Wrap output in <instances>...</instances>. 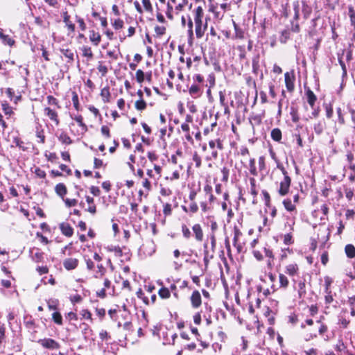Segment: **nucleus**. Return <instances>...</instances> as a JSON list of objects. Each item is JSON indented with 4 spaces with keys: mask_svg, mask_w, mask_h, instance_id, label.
<instances>
[{
    "mask_svg": "<svg viewBox=\"0 0 355 355\" xmlns=\"http://www.w3.org/2000/svg\"><path fill=\"white\" fill-rule=\"evenodd\" d=\"M291 184V178H284L279 183V188L278 189V193L281 196L287 195L289 192L290 187Z\"/></svg>",
    "mask_w": 355,
    "mask_h": 355,
    "instance_id": "f257e3e1",
    "label": "nucleus"
},
{
    "mask_svg": "<svg viewBox=\"0 0 355 355\" xmlns=\"http://www.w3.org/2000/svg\"><path fill=\"white\" fill-rule=\"evenodd\" d=\"M38 343L44 348L55 349L60 348V344L52 338H44L38 340Z\"/></svg>",
    "mask_w": 355,
    "mask_h": 355,
    "instance_id": "f03ea898",
    "label": "nucleus"
},
{
    "mask_svg": "<svg viewBox=\"0 0 355 355\" xmlns=\"http://www.w3.org/2000/svg\"><path fill=\"white\" fill-rule=\"evenodd\" d=\"M78 260L76 258H67L63 261V266L67 270H71L78 265Z\"/></svg>",
    "mask_w": 355,
    "mask_h": 355,
    "instance_id": "7ed1b4c3",
    "label": "nucleus"
},
{
    "mask_svg": "<svg viewBox=\"0 0 355 355\" xmlns=\"http://www.w3.org/2000/svg\"><path fill=\"white\" fill-rule=\"evenodd\" d=\"M192 230L195 236V239L198 242H201L203 240V231L200 224L196 223L193 225Z\"/></svg>",
    "mask_w": 355,
    "mask_h": 355,
    "instance_id": "20e7f679",
    "label": "nucleus"
},
{
    "mask_svg": "<svg viewBox=\"0 0 355 355\" xmlns=\"http://www.w3.org/2000/svg\"><path fill=\"white\" fill-rule=\"evenodd\" d=\"M203 250H204L203 261H204V263H205V268L206 270L208 268L210 260L214 258V252H212L211 254L209 253V251L208 250V244L207 242H205L203 244Z\"/></svg>",
    "mask_w": 355,
    "mask_h": 355,
    "instance_id": "39448f33",
    "label": "nucleus"
},
{
    "mask_svg": "<svg viewBox=\"0 0 355 355\" xmlns=\"http://www.w3.org/2000/svg\"><path fill=\"white\" fill-rule=\"evenodd\" d=\"M284 78H285V84L286 89L288 92H292L294 89L295 85H294V81H295V76L294 75H291L288 72H286L284 74Z\"/></svg>",
    "mask_w": 355,
    "mask_h": 355,
    "instance_id": "423d86ee",
    "label": "nucleus"
},
{
    "mask_svg": "<svg viewBox=\"0 0 355 355\" xmlns=\"http://www.w3.org/2000/svg\"><path fill=\"white\" fill-rule=\"evenodd\" d=\"M44 114L47 116L51 121L55 122V125H59L60 121L58 119V113L50 107L44 108Z\"/></svg>",
    "mask_w": 355,
    "mask_h": 355,
    "instance_id": "0eeeda50",
    "label": "nucleus"
},
{
    "mask_svg": "<svg viewBox=\"0 0 355 355\" xmlns=\"http://www.w3.org/2000/svg\"><path fill=\"white\" fill-rule=\"evenodd\" d=\"M60 229L62 234L67 237H71L73 234V229L68 223H61L60 225Z\"/></svg>",
    "mask_w": 355,
    "mask_h": 355,
    "instance_id": "6e6552de",
    "label": "nucleus"
},
{
    "mask_svg": "<svg viewBox=\"0 0 355 355\" xmlns=\"http://www.w3.org/2000/svg\"><path fill=\"white\" fill-rule=\"evenodd\" d=\"M191 302L193 308H198L201 304V295L198 291H195L192 293L191 296Z\"/></svg>",
    "mask_w": 355,
    "mask_h": 355,
    "instance_id": "1a4fd4ad",
    "label": "nucleus"
},
{
    "mask_svg": "<svg viewBox=\"0 0 355 355\" xmlns=\"http://www.w3.org/2000/svg\"><path fill=\"white\" fill-rule=\"evenodd\" d=\"M3 30L0 28V40L4 45L12 46L15 44V41L8 35L3 33Z\"/></svg>",
    "mask_w": 355,
    "mask_h": 355,
    "instance_id": "9d476101",
    "label": "nucleus"
},
{
    "mask_svg": "<svg viewBox=\"0 0 355 355\" xmlns=\"http://www.w3.org/2000/svg\"><path fill=\"white\" fill-rule=\"evenodd\" d=\"M2 110L6 116V119L11 121L12 116L14 114L12 107L9 105L7 102H3L1 103Z\"/></svg>",
    "mask_w": 355,
    "mask_h": 355,
    "instance_id": "9b49d317",
    "label": "nucleus"
},
{
    "mask_svg": "<svg viewBox=\"0 0 355 355\" xmlns=\"http://www.w3.org/2000/svg\"><path fill=\"white\" fill-rule=\"evenodd\" d=\"M195 32L197 38H201L204 35L205 31L207 28V24H202V21L195 23Z\"/></svg>",
    "mask_w": 355,
    "mask_h": 355,
    "instance_id": "f8f14e48",
    "label": "nucleus"
},
{
    "mask_svg": "<svg viewBox=\"0 0 355 355\" xmlns=\"http://www.w3.org/2000/svg\"><path fill=\"white\" fill-rule=\"evenodd\" d=\"M302 12L303 15V17L305 19H307L310 17L311 14L312 12V8L311 6L308 5L305 1H302Z\"/></svg>",
    "mask_w": 355,
    "mask_h": 355,
    "instance_id": "ddd939ff",
    "label": "nucleus"
},
{
    "mask_svg": "<svg viewBox=\"0 0 355 355\" xmlns=\"http://www.w3.org/2000/svg\"><path fill=\"white\" fill-rule=\"evenodd\" d=\"M62 17H63V21L64 22L68 30L71 32H74L75 25L70 21V16L69 15V14L67 11L63 12Z\"/></svg>",
    "mask_w": 355,
    "mask_h": 355,
    "instance_id": "4468645a",
    "label": "nucleus"
},
{
    "mask_svg": "<svg viewBox=\"0 0 355 355\" xmlns=\"http://www.w3.org/2000/svg\"><path fill=\"white\" fill-rule=\"evenodd\" d=\"M306 96L308 103L313 108L317 100L316 96L309 88H308L306 91Z\"/></svg>",
    "mask_w": 355,
    "mask_h": 355,
    "instance_id": "2eb2a0df",
    "label": "nucleus"
},
{
    "mask_svg": "<svg viewBox=\"0 0 355 355\" xmlns=\"http://www.w3.org/2000/svg\"><path fill=\"white\" fill-rule=\"evenodd\" d=\"M189 93L191 97L196 98L201 96L202 92L198 85H192L189 89Z\"/></svg>",
    "mask_w": 355,
    "mask_h": 355,
    "instance_id": "dca6fc26",
    "label": "nucleus"
},
{
    "mask_svg": "<svg viewBox=\"0 0 355 355\" xmlns=\"http://www.w3.org/2000/svg\"><path fill=\"white\" fill-rule=\"evenodd\" d=\"M61 53L68 59V63H72L74 60V53L72 50L69 49H61Z\"/></svg>",
    "mask_w": 355,
    "mask_h": 355,
    "instance_id": "f3484780",
    "label": "nucleus"
},
{
    "mask_svg": "<svg viewBox=\"0 0 355 355\" xmlns=\"http://www.w3.org/2000/svg\"><path fill=\"white\" fill-rule=\"evenodd\" d=\"M101 35L95 31L92 30L89 31V40L95 45L98 46L101 42Z\"/></svg>",
    "mask_w": 355,
    "mask_h": 355,
    "instance_id": "a211bd4d",
    "label": "nucleus"
},
{
    "mask_svg": "<svg viewBox=\"0 0 355 355\" xmlns=\"http://www.w3.org/2000/svg\"><path fill=\"white\" fill-rule=\"evenodd\" d=\"M55 191L63 199L64 196L67 194V187L63 183H59L56 184Z\"/></svg>",
    "mask_w": 355,
    "mask_h": 355,
    "instance_id": "6ab92c4d",
    "label": "nucleus"
},
{
    "mask_svg": "<svg viewBox=\"0 0 355 355\" xmlns=\"http://www.w3.org/2000/svg\"><path fill=\"white\" fill-rule=\"evenodd\" d=\"M260 55L257 54L254 56L252 58V71L253 73L257 74L260 71Z\"/></svg>",
    "mask_w": 355,
    "mask_h": 355,
    "instance_id": "aec40b11",
    "label": "nucleus"
},
{
    "mask_svg": "<svg viewBox=\"0 0 355 355\" xmlns=\"http://www.w3.org/2000/svg\"><path fill=\"white\" fill-rule=\"evenodd\" d=\"M298 266L296 263H291L286 266L285 272L290 276H294L297 273Z\"/></svg>",
    "mask_w": 355,
    "mask_h": 355,
    "instance_id": "412c9836",
    "label": "nucleus"
},
{
    "mask_svg": "<svg viewBox=\"0 0 355 355\" xmlns=\"http://www.w3.org/2000/svg\"><path fill=\"white\" fill-rule=\"evenodd\" d=\"M271 138L277 142H281L282 140V131L279 128H274L270 133Z\"/></svg>",
    "mask_w": 355,
    "mask_h": 355,
    "instance_id": "4be33fe9",
    "label": "nucleus"
},
{
    "mask_svg": "<svg viewBox=\"0 0 355 355\" xmlns=\"http://www.w3.org/2000/svg\"><path fill=\"white\" fill-rule=\"evenodd\" d=\"M283 205L284 208L289 212H293L296 211L295 205L292 202L291 200L289 198L284 199L283 200Z\"/></svg>",
    "mask_w": 355,
    "mask_h": 355,
    "instance_id": "5701e85b",
    "label": "nucleus"
},
{
    "mask_svg": "<svg viewBox=\"0 0 355 355\" xmlns=\"http://www.w3.org/2000/svg\"><path fill=\"white\" fill-rule=\"evenodd\" d=\"M86 201L89 204V207L87 211L89 213L94 214L96 212V205L94 204V198L90 196H86Z\"/></svg>",
    "mask_w": 355,
    "mask_h": 355,
    "instance_id": "b1692460",
    "label": "nucleus"
},
{
    "mask_svg": "<svg viewBox=\"0 0 355 355\" xmlns=\"http://www.w3.org/2000/svg\"><path fill=\"white\" fill-rule=\"evenodd\" d=\"M347 257L349 259L355 257V247L352 244H347L345 248Z\"/></svg>",
    "mask_w": 355,
    "mask_h": 355,
    "instance_id": "393cba45",
    "label": "nucleus"
},
{
    "mask_svg": "<svg viewBox=\"0 0 355 355\" xmlns=\"http://www.w3.org/2000/svg\"><path fill=\"white\" fill-rule=\"evenodd\" d=\"M101 96L104 103L110 102V92L108 87H105L101 91Z\"/></svg>",
    "mask_w": 355,
    "mask_h": 355,
    "instance_id": "a878e982",
    "label": "nucleus"
},
{
    "mask_svg": "<svg viewBox=\"0 0 355 355\" xmlns=\"http://www.w3.org/2000/svg\"><path fill=\"white\" fill-rule=\"evenodd\" d=\"M325 123L324 121H318L314 124L313 130L316 135H320L324 128Z\"/></svg>",
    "mask_w": 355,
    "mask_h": 355,
    "instance_id": "bb28decb",
    "label": "nucleus"
},
{
    "mask_svg": "<svg viewBox=\"0 0 355 355\" xmlns=\"http://www.w3.org/2000/svg\"><path fill=\"white\" fill-rule=\"evenodd\" d=\"M202 17H203V10L200 6H198L195 10L194 22L198 23V22L202 21Z\"/></svg>",
    "mask_w": 355,
    "mask_h": 355,
    "instance_id": "cd10ccee",
    "label": "nucleus"
},
{
    "mask_svg": "<svg viewBox=\"0 0 355 355\" xmlns=\"http://www.w3.org/2000/svg\"><path fill=\"white\" fill-rule=\"evenodd\" d=\"M335 349L340 352V354H345L347 352V349L342 340H339L338 343L335 346Z\"/></svg>",
    "mask_w": 355,
    "mask_h": 355,
    "instance_id": "c85d7f7f",
    "label": "nucleus"
},
{
    "mask_svg": "<svg viewBox=\"0 0 355 355\" xmlns=\"http://www.w3.org/2000/svg\"><path fill=\"white\" fill-rule=\"evenodd\" d=\"M58 139L62 144H71L72 143V140L65 132H62L58 137Z\"/></svg>",
    "mask_w": 355,
    "mask_h": 355,
    "instance_id": "c756f323",
    "label": "nucleus"
},
{
    "mask_svg": "<svg viewBox=\"0 0 355 355\" xmlns=\"http://www.w3.org/2000/svg\"><path fill=\"white\" fill-rule=\"evenodd\" d=\"M97 268H98V270L96 272V274L94 275V277L95 278H101L106 272V268L102 264H98Z\"/></svg>",
    "mask_w": 355,
    "mask_h": 355,
    "instance_id": "7c9ffc66",
    "label": "nucleus"
},
{
    "mask_svg": "<svg viewBox=\"0 0 355 355\" xmlns=\"http://www.w3.org/2000/svg\"><path fill=\"white\" fill-rule=\"evenodd\" d=\"M181 229L183 237L186 239H189L191 236V232L189 227L185 224H182L181 226Z\"/></svg>",
    "mask_w": 355,
    "mask_h": 355,
    "instance_id": "2f4dec72",
    "label": "nucleus"
},
{
    "mask_svg": "<svg viewBox=\"0 0 355 355\" xmlns=\"http://www.w3.org/2000/svg\"><path fill=\"white\" fill-rule=\"evenodd\" d=\"M109 252H114L117 257L122 256V250L119 246L110 245L106 248Z\"/></svg>",
    "mask_w": 355,
    "mask_h": 355,
    "instance_id": "473e14b6",
    "label": "nucleus"
},
{
    "mask_svg": "<svg viewBox=\"0 0 355 355\" xmlns=\"http://www.w3.org/2000/svg\"><path fill=\"white\" fill-rule=\"evenodd\" d=\"M249 167H250V173L252 175H254V176L257 175L258 173H257V168H256V166H255V159H254V158H251L250 159Z\"/></svg>",
    "mask_w": 355,
    "mask_h": 355,
    "instance_id": "72a5a7b5",
    "label": "nucleus"
},
{
    "mask_svg": "<svg viewBox=\"0 0 355 355\" xmlns=\"http://www.w3.org/2000/svg\"><path fill=\"white\" fill-rule=\"evenodd\" d=\"M83 55L84 57H87L89 59H92L93 58V53L92 51V49L89 46H85L82 49Z\"/></svg>",
    "mask_w": 355,
    "mask_h": 355,
    "instance_id": "f704fd0d",
    "label": "nucleus"
},
{
    "mask_svg": "<svg viewBox=\"0 0 355 355\" xmlns=\"http://www.w3.org/2000/svg\"><path fill=\"white\" fill-rule=\"evenodd\" d=\"M159 295L163 299H167L170 297L171 293L167 288H162L159 291Z\"/></svg>",
    "mask_w": 355,
    "mask_h": 355,
    "instance_id": "c9c22d12",
    "label": "nucleus"
},
{
    "mask_svg": "<svg viewBox=\"0 0 355 355\" xmlns=\"http://www.w3.org/2000/svg\"><path fill=\"white\" fill-rule=\"evenodd\" d=\"M279 284L281 287L286 288L288 285V278L283 274L279 275Z\"/></svg>",
    "mask_w": 355,
    "mask_h": 355,
    "instance_id": "e433bc0d",
    "label": "nucleus"
},
{
    "mask_svg": "<svg viewBox=\"0 0 355 355\" xmlns=\"http://www.w3.org/2000/svg\"><path fill=\"white\" fill-rule=\"evenodd\" d=\"M135 108L137 110H144L146 108V103L143 99L138 100L135 102Z\"/></svg>",
    "mask_w": 355,
    "mask_h": 355,
    "instance_id": "4c0bfd02",
    "label": "nucleus"
},
{
    "mask_svg": "<svg viewBox=\"0 0 355 355\" xmlns=\"http://www.w3.org/2000/svg\"><path fill=\"white\" fill-rule=\"evenodd\" d=\"M349 16L350 17L351 24L355 28V10L353 7H349Z\"/></svg>",
    "mask_w": 355,
    "mask_h": 355,
    "instance_id": "58836bf2",
    "label": "nucleus"
},
{
    "mask_svg": "<svg viewBox=\"0 0 355 355\" xmlns=\"http://www.w3.org/2000/svg\"><path fill=\"white\" fill-rule=\"evenodd\" d=\"M53 320L55 323L61 325L62 324V317L58 312H54L52 314Z\"/></svg>",
    "mask_w": 355,
    "mask_h": 355,
    "instance_id": "ea45409f",
    "label": "nucleus"
},
{
    "mask_svg": "<svg viewBox=\"0 0 355 355\" xmlns=\"http://www.w3.org/2000/svg\"><path fill=\"white\" fill-rule=\"evenodd\" d=\"M262 194H263V200H264V202H265V205L268 207H271V205H270V196L268 193V192L266 190H263L262 191Z\"/></svg>",
    "mask_w": 355,
    "mask_h": 355,
    "instance_id": "a19ab883",
    "label": "nucleus"
},
{
    "mask_svg": "<svg viewBox=\"0 0 355 355\" xmlns=\"http://www.w3.org/2000/svg\"><path fill=\"white\" fill-rule=\"evenodd\" d=\"M348 303L350 306L351 315L354 316L355 315V297H349Z\"/></svg>",
    "mask_w": 355,
    "mask_h": 355,
    "instance_id": "79ce46f5",
    "label": "nucleus"
},
{
    "mask_svg": "<svg viewBox=\"0 0 355 355\" xmlns=\"http://www.w3.org/2000/svg\"><path fill=\"white\" fill-rule=\"evenodd\" d=\"M12 143L19 148H21L23 151L26 150V148L24 146V142L18 137H15L13 139Z\"/></svg>",
    "mask_w": 355,
    "mask_h": 355,
    "instance_id": "37998d69",
    "label": "nucleus"
},
{
    "mask_svg": "<svg viewBox=\"0 0 355 355\" xmlns=\"http://www.w3.org/2000/svg\"><path fill=\"white\" fill-rule=\"evenodd\" d=\"M36 136L40 139V142L44 144L45 142V136L44 135V131L41 128L37 127L36 129Z\"/></svg>",
    "mask_w": 355,
    "mask_h": 355,
    "instance_id": "c03bdc74",
    "label": "nucleus"
},
{
    "mask_svg": "<svg viewBox=\"0 0 355 355\" xmlns=\"http://www.w3.org/2000/svg\"><path fill=\"white\" fill-rule=\"evenodd\" d=\"M293 10H294V20H297L300 17V4L298 1H295L293 3Z\"/></svg>",
    "mask_w": 355,
    "mask_h": 355,
    "instance_id": "a18cd8bd",
    "label": "nucleus"
},
{
    "mask_svg": "<svg viewBox=\"0 0 355 355\" xmlns=\"http://www.w3.org/2000/svg\"><path fill=\"white\" fill-rule=\"evenodd\" d=\"M255 182H256V181L254 178H250V187H251L250 192H251V194L253 195L254 196H256L257 195Z\"/></svg>",
    "mask_w": 355,
    "mask_h": 355,
    "instance_id": "49530a36",
    "label": "nucleus"
},
{
    "mask_svg": "<svg viewBox=\"0 0 355 355\" xmlns=\"http://www.w3.org/2000/svg\"><path fill=\"white\" fill-rule=\"evenodd\" d=\"M74 119L78 123V125L83 128V130H87V125L83 123V116L81 115L76 116Z\"/></svg>",
    "mask_w": 355,
    "mask_h": 355,
    "instance_id": "de8ad7c7",
    "label": "nucleus"
},
{
    "mask_svg": "<svg viewBox=\"0 0 355 355\" xmlns=\"http://www.w3.org/2000/svg\"><path fill=\"white\" fill-rule=\"evenodd\" d=\"M43 258V253L37 249L35 253H33V259L36 262H40Z\"/></svg>",
    "mask_w": 355,
    "mask_h": 355,
    "instance_id": "09e8293b",
    "label": "nucleus"
},
{
    "mask_svg": "<svg viewBox=\"0 0 355 355\" xmlns=\"http://www.w3.org/2000/svg\"><path fill=\"white\" fill-rule=\"evenodd\" d=\"M136 79L139 83H141L144 80V73L142 70L138 69L136 72Z\"/></svg>",
    "mask_w": 355,
    "mask_h": 355,
    "instance_id": "8fccbe9b",
    "label": "nucleus"
},
{
    "mask_svg": "<svg viewBox=\"0 0 355 355\" xmlns=\"http://www.w3.org/2000/svg\"><path fill=\"white\" fill-rule=\"evenodd\" d=\"M72 102L75 109L76 110H79L78 96L76 92H73Z\"/></svg>",
    "mask_w": 355,
    "mask_h": 355,
    "instance_id": "3c124183",
    "label": "nucleus"
},
{
    "mask_svg": "<svg viewBox=\"0 0 355 355\" xmlns=\"http://www.w3.org/2000/svg\"><path fill=\"white\" fill-rule=\"evenodd\" d=\"M189 212L195 214L198 211V206L195 201H191L189 207Z\"/></svg>",
    "mask_w": 355,
    "mask_h": 355,
    "instance_id": "603ef678",
    "label": "nucleus"
},
{
    "mask_svg": "<svg viewBox=\"0 0 355 355\" xmlns=\"http://www.w3.org/2000/svg\"><path fill=\"white\" fill-rule=\"evenodd\" d=\"M97 69H98V71L100 73H101V75L103 76H105L108 71L107 67L105 65H103L101 62H99V64H98Z\"/></svg>",
    "mask_w": 355,
    "mask_h": 355,
    "instance_id": "864d4df0",
    "label": "nucleus"
},
{
    "mask_svg": "<svg viewBox=\"0 0 355 355\" xmlns=\"http://www.w3.org/2000/svg\"><path fill=\"white\" fill-rule=\"evenodd\" d=\"M291 118H292V121L294 122V123H297L300 120V118L298 116V114H297V110L292 107L291 108Z\"/></svg>",
    "mask_w": 355,
    "mask_h": 355,
    "instance_id": "5fc2aeb1",
    "label": "nucleus"
},
{
    "mask_svg": "<svg viewBox=\"0 0 355 355\" xmlns=\"http://www.w3.org/2000/svg\"><path fill=\"white\" fill-rule=\"evenodd\" d=\"M112 26L116 30L122 28L123 26V21L120 19H115L112 23Z\"/></svg>",
    "mask_w": 355,
    "mask_h": 355,
    "instance_id": "6e6d98bb",
    "label": "nucleus"
},
{
    "mask_svg": "<svg viewBox=\"0 0 355 355\" xmlns=\"http://www.w3.org/2000/svg\"><path fill=\"white\" fill-rule=\"evenodd\" d=\"M284 243L286 245H290L293 243V236L291 233L286 234L284 236Z\"/></svg>",
    "mask_w": 355,
    "mask_h": 355,
    "instance_id": "4d7b16f0",
    "label": "nucleus"
},
{
    "mask_svg": "<svg viewBox=\"0 0 355 355\" xmlns=\"http://www.w3.org/2000/svg\"><path fill=\"white\" fill-rule=\"evenodd\" d=\"M193 160L196 163V166L197 168H199L201 166V158L196 152L193 155Z\"/></svg>",
    "mask_w": 355,
    "mask_h": 355,
    "instance_id": "13d9d810",
    "label": "nucleus"
},
{
    "mask_svg": "<svg viewBox=\"0 0 355 355\" xmlns=\"http://www.w3.org/2000/svg\"><path fill=\"white\" fill-rule=\"evenodd\" d=\"M336 112L338 114L339 123H340L342 125L345 124V118L343 116V114L342 113L341 108L340 107H338L337 110H336Z\"/></svg>",
    "mask_w": 355,
    "mask_h": 355,
    "instance_id": "bf43d9fd",
    "label": "nucleus"
},
{
    "mask_svg": "<svg viewBox=\"0 0 355 355\" xmlns=\"http://www.w3.org/2000/svg\"><path fill=\"white\" fill-rule=\"evenodd\" d=\"M163 212L165 216H169L171 214V212H172V208H171V205L169 204V203H166L164 205V209H163Z\"/></svg>",
    "mask_w": 355,
    "mask_h": 355,
    "instance_id": "052dcab7",
    "label": "nucleus"
},
{
    "mask_svg": "<svg viewBox=\"0 0 355 355\" xmlns=\"http://www.w3.org/2000/svg\"><path fill=\"white\" fill-rule=\"evenodd\" d=\"M142 3L148 12H152L153 11V6L151 5V3L149 0H141Z\"/></svg>",
    "mask_w": 355,
    "mask_h": 355,
    "instance_id": "680f3d73",
    "label": "nucleus"
},
{
    "mask_svg": "<svg viewBox=\"0 0 355 355\" xmlns=\"http://www.w3.org/2000/svg\"><path fill=\"white\" fill-rule=\"evenodd\" d=\"M46 98L49 105H56L58 107H60L58 105V101L55 97L53 96H48Z\"/></svg>",
    "mask_w": 355,
    "mask_h": 355,
    "instance_id": "e2e57ef3",
    "label": "nucleus"
},
{
    "mask_svg": "<svg viewBox=\"0 0 355 355\" xmlns=\"http://www.w3.org/2000/svg\"><path fill=\"white\" fill-rule=\"evenodd\" d=\"M76 21L78 23L80 28L81 31H84L86 30V24L83 20V19L79 17L78 16H76Z\"/></svg>",
    "mask_w": 355,
    "mask_h": 355,
    "instance_id": "0e129e2a",
    "label": "nucleus"
},
{
    "mask_svg": "<svg viewBox=\"0 0 355 355\" xmlns=\"http://www.w3.org/2000/svg\"><path fill=\"white\" fill-rule=\"evenodd\" d=\"M298 286H299L298 294H299L300 297H301L302 295H304L306 293L305 284L304 282H300L298 284Z\"/></svg>",
    "mask_w": 355,
    "mask_h": 355,
    "instance_id": "69168bd1",
    "label": "nucleus"
},
{
    "mask_svg": "<svg viewBox=\"0 0 355 355\" xmlns=\"http://www.w3.org/2000/svg\"><path fill=\"white\" fill-rule=\"evenodd\" d=\"M64 202L68 207H71L76 206L78 203V201L76 199L67 198L64 200Z\"/></svg>",
    "mask_w": 355,
    "mask_h": 355,
    "instance_id": "338daca9",
    "label": "nucleus"
},
{
    "mask_svg": "<svg viewBox=\"0 0 355 355\" xmlns=\"http://www.w3.org/2000/svg\"><path fill=\"white\" fill-rule=\"evenodd\" d=\"M348 111L351 114V119L354 123V125L352 128H353L354 132H355V110H354L351 107H348Z\"/></svg>",
    "mask_w": 355,
    "mask_h": 355,
    "instance_id": "774afa93",
    "label": "nucleus"
}]
</instances>
